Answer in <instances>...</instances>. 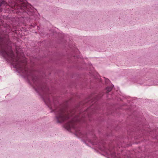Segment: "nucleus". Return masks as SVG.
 <instances>
[{
  "label": "nucleus",
  "instance_id": "6",
  "mask_svg": "<svg viewBox=\"0 0 158 158\" xmlns=\"http://www.w3.org/2000/svg\"><path fill=\"white\" fill-rule=\"evenodd\" d=\"M112 87H108L106 88V90L107 93L110 92L112 89Z\"/></svg>",
  "mask_w": 158,
  "mask_h": 158
},
{
  "label": "nucleus",
  "instance_id": "1",
  "mask_svg": "<svg viewBox=\"0 0 158 158\" xmlns=\"http://www.w3.org/2000/svg\"><path fill=\"white\" fill-rule=\"evenodd\" d=\"M0 50L5 57L7 56L11 59V63L19 72L23 74L28 79L30 78L32 79L34 84L33 87L36 91L39 92L41 90H44L41 86L38 83L35 82L38 80L37 77L35 76L33 73L30 70H28L26 67V59L24 57L22 59L19 58L17 52V56L16 57L13 54L10 45H8L7 42L5 43L1 39H0Z\"/></svg>",
  "mask_w": 158,
  "mask_h": 158
},
{
  "label": "nucleus",
  "instance_id": "2",
  "mask_svg": "<svg viewBox=\"0 0 158 158\" xmlns=\"http://www.w3.org/2000/svg\"><path fill=\"white\" fill-rule=\"evenodd\" d=\"M86 112H81L79 115L75 113L74 111L66 112L64 109L57 110L56 112V118L58 123H61L68 120L66 127L68 130L74 127V122H80L82 117L85 116Z\"/></svg>",
  "mask_w": 158,
  "mask_h": 158
},
{
  "label": "nucleus",
  "instance_id": "7",
  "mask_svg": "<svg viewBox=\"0 0 158 158\" xmlns=\"http://www.w3.org/2000/svg\"><path fill=\"white\" fill-rule=\"evenodd\" d=\"M5 2L3 1H0V6H2L3 4H4L5 3Z\"/></svg>",
  "mask_w": 158,
  "mask_h": 158
},
{
  "label": "nucleus",
  "instance_id": "10",
  "mask_svg": "<svg viewBox=\"0 0 158 158\" xmlns=\"http://www.w3.org/2000/svg\"><path fill=\"white\" fill-rule=\"evenodd\" d=\"M110 154V153H107V154H108V155Z\"/></svg>",
  "mask_w": 158,
  "mask_h": 158
},
{
  "label": "nucleus",
  "instance_id": "8",
  "mask_svg": "<svg viewBox=\"0 0 158 158\" xmlns=\"http://www.w3.org/2000/svg\"><path fill=\"white\" fill-rule=\"evenodd\" d=\"M105 81L106 83V84H108V83L109 82V80L107 78H105Z\"/></svg>",
  "mask_w": 158,
  "mask_h": 158
},
{
  "label": "nucleus",
  "instance_id": "9",
  "mask_svg": "<svg viewBox=\"0 0 158 158\" xmlns=\"http://www.w3.org/2000/svg\"><path fill=\"white\" fill-rule=\"evenodd\" d=\"M88 141L89 142L92 143L93 145H94V142L93 141H92L91 140H89Z\"/></svg>",
  "mask_w": 158,
  "mask_h": 158
},
{
  "label": "nucleus",
  "instance_id": "3",
  "mask_svg": "<svg viewBox=\"0 0 158 158\" xmlns=\"http://www.w3.org/2000/svg\"><path fill=\"white\" fill-rule=\"evenodd\" d=\"M17 8V9H19V12H24V11L27 13L30 14V13L31 12V9L29 7V6L25 3H22L19 5L15 4L14 6L15 9Z\"/></svg>",
  "mask_w": 158,
  "mask_h": 158
},
{
  "label": "nucleus",
  "instance_id": "5",
  "mask_svg": "<svg viewBox=\"0 0 158 158\" xmlns=\"http://www.w3.org/2000/svg\"><path fill=\"white\" fill-rule=\"evenodd\" d=\"M75 134L77 136H79L80 137L85 138L87 137L86 135L81 133V132H78L76 131Z\"/></svg>",
  "mask_w": 158,
  "mask_h": 158
},
{
  "label": "nucleus",
  "instance_id": "4",
  "mask_svg": "<svg viewBox=\"0 0 158 158\" xmlns=\"http://www.w3.org/2000/svg\"><path fill=\"white\" fill-rule=\"evenodd\" d=\"M44 100L45 102V104L48 106L50 108H52L51 105L52 102L50 100H49V96L47 94L43 97Z\"/></svg>",
  "mask_w": 158,
  "mask_h": 158
}]
</instances>
